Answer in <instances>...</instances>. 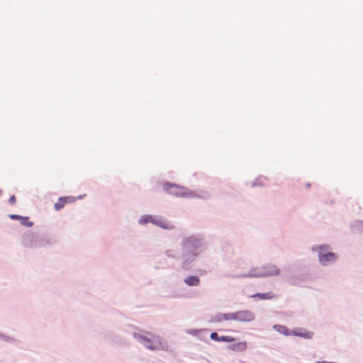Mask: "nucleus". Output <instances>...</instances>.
I'll use <instances>...</instances> for the list:
<instances>
[{
    "mask_svg": "<svg viewBox=\"0 0 363 363\" xmlns=\"http://www.w3.org/2000/svg\"><path fill=\"white\" fill-rule=\"evenodd\" d=\"M135 337L144 342L145 346L151 350H167L168 345L166 342L162 341L158 335H152V340L148 339L143 335H134Z\"/></svg>",
    "mask_w": 363,
    "mask_h": 363,
    "instance_id": "1",
    "label": "nucleus"
},
{
    "mask_svg": "<svg viewBox=\"0 0 363 363\" xmlns=\"http://www.w3.org/2000/svg\"><path fill=\"white\" fill-rule=\"evenodd\" d=\"M147 223H152L164 229H172L174 228V226L170 223L164 220L163 218H157L150 215L143 216L139 220L140 224H146Z\"/></svg>",
    "mask_w": 363,
    "mask_h": 363,
    "instance_id": "2",
    "label": "nucleus"
},
{
    "mask_svg": "<svg viewBox=\"0 0 363 363\" xmlns=\"http://www.w3.org/2000/svg\"><path fill=\"white\" fill-rule=\"evenodd\" d=\"M164 189L169 194L176 196L190 197L192 196L191 192H189L184 188L175 184H164Z\"/></svg>",
    "mask_w": 363,
    "mask_h": 363,
    "instance_id": "3",
    "label": "nucleus"
},
{
    "mask_svg": "<svg viewBox=\"0 0 363 363\" xmlns=\"http://www.w3.org/2000/svg\"><path fill=\"white\" fill-rule=\"evenodd\" d=\"M273 328L276 331L285 335H292L294 336L301 337L307 339H311L313 336V333L308 331L304 333H297L295 331L289 332V329L286 326L281 325H274L273 326Z\"/></svg>",
    "mask_w": 363,
    "mask_h": 363,
    "instance_id": "4",
    "label": "nucleus"
},
{
    "mask_svg": "<svg viewBox=\"0 0 363 363\" xmlns=\"http://www.w3.org/2000/svg\"><path fill=\"white\" fill-rule=\"evenodd\" d=\"M255 318V314L249 310H242L235 312V321L250 322Z\"/></svg>",
    "mask_w": 363,
    "mask_h": 363,
    "instance_id": "5",
    "label": "nucleus"
},
{
    "mask_svg": "<svg viewBox=\"0 0 363 363\" xmlns=\"http://www.w3.org/2000/svg\"><path fill=\"white\" fill-rule=\"evenodd\" d=\"M182 243L185 249L187 250L197 249L201 246V239L195 236H191L189 238L184 239Z\"/></svg>",
    "mask_w": 363,
    "mask_h": 363,
    "instance_id": "6",
    "label": "nucleus"
},
{
    "mask_svg": "<svg viewBox=\"0 0 363 363\" xmlns=\"http://www.w3.org/2000/svg\"><path fill=\"white\" fill-rule=\"evenodd\" d=\"M319 249V260L323 264H326L328 262L335 259V255L332 252H328L325 247L322 246Z\"/></svg>",
    "mask_w": 363,
    "mask_h": 363,
    "instance_id": "7",
    "label": "nucleus"
},
{
    "mask_svg": "<svg viewBox=\"0 0 363 363\" xmlns=\"http://www.w3.org/2000/svg\"><path fill=\"white\" fill-rule=\"evenodd\" d=\"M75 200V198L73 196L60 197L57 201L55 203V209L56 211H60L63 208L66 204L73 203Z\"/></svg>",
    "mask_w": 363,
    "mask_h": 363,
    "instance_id": "8",
    "label": "nucleus"
},
{
    "mask_svg": "<svg viewBox=\"0 0 363 363\" xmlns=\"http://www.w3.org/2000/svg\"><path fill=\"white\" fill-rule=\"evenodd\" d=\"M211 338L215 341L218 342H231L235 341V338L232 336H218L216 333H212L210 335Z\"/></svg>",
    "mask_w": 363,
    "mask_h": 363,
    "instance_id": "9",
    "label": "nucleus"
},
{
    "mask_svg": "<svg viewBox=\"0 0 363 363\" xmlns=\"http://www.w3.org/2000/svg\"><path fill=\"white\" fill-rule=\"evenodd\" d=\"M279 274V270L275 265H268L265 267L264 276H276Z\"/></svg>",
    "mask_w": 363,
    "mask_h": 363,
    "instance_id": "10",
    "label": "nucleus"
},
{
    "mask_svg": "<svg viewBox=\"0 0 363 363\" xmlns=\"http://www.w3.org/2000/svg\"><path fill=\"white\" fill-rule=\"evenodd\" d=\"M229 348L233 351H245L247 349V343L246 342H237L230 345Z\"/></svg>",
    "mask_w": 363,
    "mask_h": 363,
    "instance_id": "11",
    "label": "nucleus"
},
{
    "mask_svg": "<svg viewBox=\"0 0 363 363\" xmlns=\"http://www.w3.org/2000/svg\"><path fill=\"white\" fill-rule=\"evenodd\" d=\"M274 294L272 293V292H268V293H257V294H255L252 296H251V297L252 298H255V297H257L259 298V299H262V300H267V299H272L274 297Z\"/></svg>",
    "mask_w": 363,
    "mask_h": 363,
    "instance_id": "12",
    "label": "nucleus"
},
{
    "mask_svg": "<svg viewBox=\"0 0 363 363\" xmlns=\"http://www.w3.org/2000/svg\"><path fill=\"white\" fill-rule=\"evenodd\" d=\"M184 281L189 286H197L199 285L200 280L199 277L196 276H189L185 279Z\"/></svg>",
    "mask_w": 363,
    "mask_h": 363,
    "instance_id": "13",
    "label": "nucleus"
},
{
    "mask_svg": "<svg viewBox=\"0 0 363 363\" xmlns=\"http://www.w3.org/2000/svg\"><path fill=\"white\" fill-rule=\"evenodd\" d=\"M213 321L215 323H221L223 321H226V315L225 313H219L215 315L213 318Z\"/></svg>",
    "mask_w": 363,
    "mask_h": 363,
    "instance_id": "14",
    "label": "nucleus"
},
{
    "mask_svg": "<svg viewBox=\"0 0 363 363\" xmlns=\"http://www.w3.org/2000/svg\"><path fill=\"white\" fill-rule=\"evenodd\" d=\"M28 219V217L22 216L19 221L22 225L30 228L33 225V223L32 221H29Z\"/></svg>",
    "mask_w": 363,
    "mask_h": 363,
    "instance_id": "15",
    "label": "nucleus"
},
{
    "mask_svg": "<svg viewBox=\"0 0 363 363\" xmlns=\"http://www.w3.org/2000/svg\"><path fill=\"white\" fill-rule=\"evenodd\" d=\"M225 315H226V321L235 320V312L225 313Z\"/></svg>",
    "mask_w": 363,
    "mask_h": 363,
    "instance_id": "16",
    "label": "nucleus"
},
{
    "mask_svg": "<svg viewBox=\"0 0 363 363\" xmlns=\"http://www.w3.org/2000/svg\"><path fill=\"white\" fill-rule=\"evenodd\" d=\"M21 216L16 215V214H11L9 215V218L12 220H21Z\"/></svg>",
    "mask_w": 363,
    "mask_h": 363,
    "instance_id": "17",
    "label": "nucleus"
},
{
    "mask_svg": "<svg viewBox=\"0 0 363 363\" xmlns=\"http://www.w3.org/2000/svg\"><path fill=\"white\" fill-rule=\"evenodd\" d=\"M9 201L10 203L13 204L16 202V196L14 195H12L10 196Z\"/></svg>",
    "mask_w": 363,
    "mask_h": 363,
    "instance_id": "18",
    "label": "nucleus"
}]
</instances>
